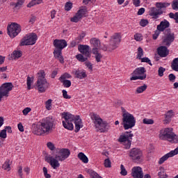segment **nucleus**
Segmentation results:
<instances>
[{"label": "nucleus", "mask_w": 178, "mask_h": 178, "mask_svg": "<svg viewBox=\"0 0 178 178\" xmlns=\"http://www.w3.org/2000/svg\"><path fill=\"white\" fill-rule=\"evenodd\" d=\"M11 55L14 59H19V58H22L23 53L20 50H15Z\"/></svg>", "instance_id": "30"}, {"label": "nucleus", "mask_w": 178, "mask_h": 178, "mask_svg": "<svg viewBox=\"0 0 178 178\" xmlns=\"http://www.w3.org/2000/svg\"><path fill=\"white\" fill-rule=\"evenodd\" d=\"M51 106H52V99H49L46 102V109H47V111H51Z\"/></svg>", "instance_id": "48"}, {"label": "nucleus", "mask_w": 178, "mask_h": 178, "mask_svg": "<svg viewBox=\"0 0 178 178\" xmlns=\"http://www.w3.org/2000/svg\"><path fill=\"white\" fill-rule=\"evenodd\" d=\"M63 97L65 98V99H70L72 98V96L67 95V91L66 90H63Z\"/></svg>", "instance_id": "51"}, {"label": "nucleus", "mask_w": 178, "mask_h": 178, "mask_svg": "<svg viewBox=\"0 0 178 178\" xmlns=\"http://www.w3.org/2000/svg\"><path fill=\"white\" fill-rule=\"evenodd\" d=\"M145 13V8H141L138 10L137 15H138V16H141V15H144Z\"/></svg>", "instance_id": "60"}, {"label": "nucleus", "mask_w": 178, "mask_h": 178, "mask_svg": "<svg viewBox=\"0 0 178 178\" xmlns=\"http://www.w3.org/2000/svg\"><path fill=\"white\" fill-rule=\"evenodd\" d=\"M129 156L136 163L143 162V152L138 148H132L129 151Z\"/></svg>", "instance_id": "15"}, {"label": "nucleus", "mask_w": 178, "mask_h": 178, "mask_svg": "<svg viewBox=\"0 0 178 178\" xmlns=\"http://www.w3.org/2000/svg\"><path fill=\"white\" fill-rule=\"evenodd\" d=\"M168 79L171 81V83H175V80H176V75L174 74H170L168 75Z\"/></svg>", "instance_id": "55"}, {"label": "nucleus", "mask_w": 178, "mask_h": 178, "mask_svg": "<svg viewBox=\"0 0 178 178\" xmlns=\"http://www.w3.org/2000/svg\"><path fill=\"white\" fill-rule=\"evenodd\" d=\"M158 176L160 178H168V175L165 174V172H159Z\"/></svg>", "instance_id": "59"}, {"label": "nucleus", "mask_w": 178, "mask_h": 178, "mask_svg": "<svg viewBox=\"0 0 178 178\" xmlns=\"http://www.w3.org/2000/svg\"><path fill=\"white\" fill-rule=\"evenodd\" d=\"M171 67L175 72H178V57L172 60Z\"/></svg>", "instance_id": "32"}, {"label": "nucleus", "mask_w": 178, "mask_h": 178, "mask_svg": "<svg viewBox=\"0 0 178 178\" xmlns=\"http://www.w3.org/2000/svg\"><path fill=\"white\" fill-rule=\"evenodd\" d=\"M60 81L63 83V87H65V88H69V87L72 86V81H70V80L66 79Z\"/></svg>", "instance_id": "36"}, {"label": "nucleus", "mask_w": 178, "mask_h": 178, "mask_svg": "<svg viewBox=\"0 0 178 178\" xmlns=\"http://www.w3.org/2000/svg\"><path fill=\"white\" fill-rule=\"evenodd\" d=\"M33 81H34V78L27 76L26 84L28 90H31V83H33Z\"/></svg>", "instance_id": "39"}, {"label": "nucleus", "mask_w": 178, "mask_h": 178, "mask_svg": "<svg viewBox=\"0 0 178 178\" xmlns=\"http://www.w3.org/2000/svg\"><path fill=\"white\" fill-rule=\"evenodd\" d=\"M146 72L147 70L144 67L136 68L131 74L133 76L130 78L131 81L133 80H145L147 79Z\"/></svg>", "instance_id": "12"}, {"label": "nucleus", "mask_w": 178, "mask_h": 178, "mask_svg": "<svg viewBox=\"0 0 178 178\" xmlns=\"http://www.w3.org/2000/svg\"><path fill=\"white\" fill-rule=\"evenodd\" d=\"M175 41V33H172V30L170 29H167L164 31V37L162 40L163 45H165V47H169L172 45V42Z\"/></svg>", "instance_id": "16"}, {"label": "nucleus", "mask_w": 178, "mask_h": 178, "mask_svg": "<svg viewBox=\"0 0 178 178\" xmlns=\"http://www.w3.org/2000/svg\"><path fill=\"white\" fill-rule=\"evenodd\" d=\"M40 76L37 81V88L39 92H45L48 87H49V83L45 79V72L44 70H40Z\"/></svg>", "instance_id": "9"}, {"label": "nucleus", "mask_w": 178, "mask_h": 178, "mask_svg": "<svg viewBox=\"0 0 178 178\" xmlns=\"http://www.w3.org/2000/svg\"><path fill=\"white\" fill-rule=\"evenodd\" d=\"M172 8L173 10H177L178 9V0H174L172 3Z\"/></svg>", "instance_id": "52"}, {"label": "nucleus", "mask_w": 178, "mask_h": 178, "mask_svg": "<svg viewBox=\"0 0 178 178\" xmlns=\"http://www.w3.org/2000/svg\"><path fill=\"white\" fill-rule=\"evenodd\" d=\"M22 31V26L20 24L13 22L11 24L7 26V33L9 35L10 38H15Z\"/></svg>", "instance_id": "13"}, {"label": "nucleus", "mask_w": 178, "mask_h": 178, "mask_svg": "<svg viewBox=\"0 0 178 178\" xmlns=\"http://www.w3.org/2000/svg\"><path fill=\"white\" fill-rule=\"evenodd\" d=\"M149 23L148 19H140L139 24L141 27H145L146 26H148Z\"/></svg>", "instance_id": "42"}, {"label": "nucleus", "mask_w": 178, "mask_h": 178, "mask_svg": "<svg viewBox=\"0 0 178 178\" xmlns=\"http://www.w3.org/2000/svg\"><path fill=\"white\" fill-rule=\"evenodd\" d=\"M175 116V112H173V110L168 111L165 114V123H170L172 121V118Z\"/></svg>", "instance_id": "27"}, {"label": "nucleus", "mask_w": 178, "mask_h": 178, "mask_svg": "<svg viewBox=\"0 0 178 178\" xmlns=\"http://www.w3.org/2000/svg\"><path fill=\"white\" fill-rule=\"evenodd\" d=\"M165 72H166V69L165 67H159L158 74L159 77H163V73H165Z\"/></svg>", "instance_id": "43"}, {"label": "nucleus", "mask_w": 178, "mask_h": 178, "mask_svg": "<svg viewBox=\"0 0 178 178\" xmlns=\"http://www.w3.org/2000/svg\"><path fill=\"white\" fill-rule=\"evenodd\" d=\"M170 51L168 49V46H160L157 48V54L160 58H166L169 55Z\"/></svg>", "instance_id": "22"}, {"label": "nucleus", "mask_w": 178, "mask_h": 178, "mask_svg": "<svg viewBox=\"0 0 178 178\" xmlns=\"http://www.w3.org/2000/svg\"><path fill=\"white\" fill-rule=\"evenodd\" d=\"M75 76L76 79H79L80 80H81L87 77V73L86 72V71L76 70L75 71Z\"/></svg>", "instance_id": "28"}, {"label": "nucleus", "mask_w": 178, "mask_h": 178, "mask_svg": "<svg viewBox=\"0 0 178 178\" xmlns=\"http://www.w3.org/2000/svg\"><path fill=\"white\" fill-rule=\"evenodd\" d=\"M70 156V150L69 149L63 148L60 149L56 154H55L56 159L63 162L65 159H67V157Z\"/></svg>", "instance_id": "18"}, {"label": "nucleus", "mask_w": 178, "mask_h": 178, "mask_svg": "<svg viewBox=\"0 0 178 178\" xmlns=\"http://www.w3.org/2000/svg\"><path fill=\"white\" fill-rule=\"evenodd\" d=\"M155 6L156 7H151L149 10V15L152 19H158L159 16L163 15V9L169 8V6H170V3L156 2Z\"/></svg>", "instance_id": "5"}, {"label": "nucleus", "mask_w": 178, "mask_h": 178, "mask_svg": "<svg viewBox=\"0 0 178 178\" xmlns=\"http://www.w3.org/2000/svg\"><path fill=\"white\" fill-rule=\"evenodd\" d=\"M122 41V36L120 33H115L113 36H111L110 39V43L108 45H104L102 49L105 52L108 51V52H112V51H115L116 48H119V44H120Z\"/></svg>", "instance_id": "7"}, {"label": "nucleus", "mask_w": 178, "mask_h": 178, "mask_svg": "<svg viewBox=\"0 0 178 178\" xmlns=\"http://www.w3.org/2000/svg\"><path fill=\"white\" fill-rule=\"evenodd\" d=\"M8 135L6 134V129H3L0 132V138H6Z\"/></svg>", "instance_id": "54"}, {"label": "nucleus", "mask_w": 178, "mask_h": 178, "mask_svg": "<svg viewBox=\"0 0 178 178\" xmlns=\"http://www.w3.org/2000/svg\"><path fill=\"white\" fill-rule=\"evenodd\" d=\"M131 176H133L134 178H144L143 168H141L140 166L132 168Z\"/></svg>", "instance_id": "21"}, {"label": "nucleus", "mask_w": 178, "mask_h": 178, "mask_svg": "<svg viewBox=\"0 0 178 178\" xmlns=\"http://www.w3.org/2000/svg\"><path fill=\"white\" fill-rule=\"evenodd\" d=\"M45 161L47 163H49L50 165L51 166V168H53V169H58V168H59L60 166V163H59V160H58V159L54 158L53 156H48V157H45Z\"/></svg>", "instance_id": "20"}, {"label": "nucleus", "mask_w": 178, "mask_h": 178, "mask_svg": "<svg viewBox=\"0 0 178 178\" xmlns=\"http://www.w3.org/2000/svg\"><path fill=\"white\" fill-rule=\"evenodd\" d=\"M159 138L163 141H169L172 144H177L178 143V135L173 132V128L161 129L159 134Z\"/></svg>", "instance_id": "4"}, {"label": "nucleus", "mask_w": 178, "mask_h": 178, "mask_svg": "<svg viewBox=\"0 0 178 178\" xmlns=\"http://www.w3.org/2000/svg\"><path fill=\"white\" fill-rule=\"evenodd\" d=\"M78 50L81 54H77L75 58L79 62H87L88 58H91V49L87 44H79Z\"/></svg>", "instance_id": "6"}, {"label": "nucleus", "mask_w": 178, "mask_h": 178, "mask_svg": "<svg viewBox=\"0 0 178 178\" xmlns=\"http://www.w3.org/2000/svg\"><path fill=\"white\" fill-rule=\"evenodd\" d=\"M147 87V84H143V86L138 87L136 90V94H141V92H144Z\"/></svg>", "instance_id": "33"}, {"label": "nucleus", "mask_w": 178, "mask_h": 178, "mask_svg": "<svg viewBox=\"0 0 178 178\" xmlns=\"http://www.w3.org/2000/svg\"><path fill=\"white\" fill-rule=\"evenodd\" d=\"M93 123L95 124V127L96 129H99L101 133H106L109 130V127H111L109 123H108L106 121L102 120L101 117H99L97 119L95 120Z\"/></svg>", "instance_id": "14"}, {"label": "nucleus", "mask_w": 178, "mask_h": 178, "mask_svg": "<svg viewBox=\"0 0 178 178\" xmlns=\"http://www.w3.org/2000/svg\"><path fill=\"white\" fill-rule=\"evenodd\" d=\"M38 40V36L34 33L26 34L23 38L21 39L19 45L24 47L26 45H34Z\"/></svg>", "instance_id": "11"}, {"label": "nucleus", "mask_w": 178, "mask_h": 178, "mask_svg": "<svg viewBox=\"0 0 178 178\" xmlns=\"http://www.w3.org/2000/svg\"><path fill=\"white\" fill-rule=\"evenodd\" d=\"M168 27H170V23L168 20L164 19L160 22V24L157 25L156 29L159 31H165Z\"/></svg>", "instance_id": "23"}, {"label": "nucleus", "mask_w": 178, "mask_h": 178, "mask_svg": "<svg viewBox=\"0 0 178 178\" xmlns=\"http://www.w3.org/2000/svg\"><path fill=\"white\" fill-rule=\"evenodd\" d=\"M29 112H31V108L29 107H26L22 111V113L24 115H28Z\"/></svg>", "instance_id": "58"}, {"label": "nucleus", "mask_w": 178, "mask_h": 178, "mask_svg": "<svg viewBox=\"0 0 178 178\" xmlns=\"http://www.w3.org/2000/svg\"><path fill=\"white\" fill-rule=\"evenodd\" d=\"M90 119L92 120V122H94L95 120H96V119L99 118V115L92 112L90 113Z\"/></svg>", "instance_id": "47"}, {"label": "nucleus", "mask_w": 178, "mask_h": 178, "mask_svg": "<svg viewBox=\"0 0 178 178\" xmlns=\"http://www.w3.org/2000/svg\"><path fill=\"white\" fill-rule=\"evenodd\" d=\"M104 165L105 168H111L112 162H111V160L109 159H106L104 160Z\"/></svg>", "instance_id": "46"}, {"label": "nucleus", "mask_w": 178, "mask_h": 178, "mask_svg": "<svg viewBox=\"0 0 178 178\" xmlns=\"http://www.w3.org/2000/svg\"><path fill=\"white\" fill-rule=\"evenodd\" d=\"M88 12V10H87V8L86 6H81L77 11L76 14L79 17L83 19V17H86V15H87Z\"/></svg>", "instance_id": "26"}, {"label": "nucleus", "mask_w": 178, "mask_h": 178, "mask_svg": "<svg viewBox=\"0 0 178 178\" xmlns=\"http://www.w3.org/2000/svg\"><path fill=\"white\" fill-rule=\"evenodd\" d=\"M159 34H161V31L159 30L155 31L154 34H153L152 35L153 40H156L158 37H159Z\"/></svg>", "instance_id": "56"}, {"label": "nucleus", "mask_w": 178, "mask_h": 178, "mask_svg": "<svg viewBox=\"0 0 178 178\" xmlns=\"http://www.w3.org/2000/svg\"><path fill=\"white\" fill-rule=\"evenodd\" d=\"M10 162V160H7L5 161V163L3 164L2 168L4 170H10V164L9 163Z\"/></svg>", "instance_id": "35"}, {"label": "nucleus", "mask_w": 178, "mask_h": 178, "mask_svg": "<svg viewBox=\"0 0 178 178\" xmlns=\"http://www.w3.org/2000/svg\"><path fill=\"white\" fill-rule=\"evenodd\" d=\"M78 158L83 163H88V157H87L84 153L80 152L78 154Z\"/></svg>", "instance_id": "29"}, {"label": "nucleus", "mask_w": 178, "mask_h": 178, "mask_svg": "<svg viewBox=\"0 0 178 178\" xmlns=\"http://www.w3.org/2000/svg\"><path fill=\"white\" fill-rule=\"evenodd\" d=\"M4 130H6V132L7 131L10 134H12L13 131H12V127L8 126V127H5Z\"/></svg>", "instance_id": "62"}, {"label": "nucleus", "mask_w": 178, "mask_h": 178, "mask_svg": "<svg viewBox=\"0 0 178 178\" xmlns=\"http://www.w3.org/2000/svg\"><path fill=\"white\" fill-rule=\"evenodd\" d=\"M121 124L123 126L124 130L133 129L136 126V118L130 113H125L122 114V122Z\"/></svg>", "instance_id": "8"}, {"label": "nucleus", "mask_w": 178, "mask_h": 178, "mask_svg": "<svg viewBox=\"0 0 178 178\" xmlns=\"http://www.w3.org/2000/svg\"><path fill=\"white\" fill-rule=\"evenodd\" d=\"M47 145V147L49 148L51 151H54V149H55V145L51 142H48Z\"/></svg>", "instance_id": "57"}, {"label": "nucleus", "mask_w": 178, "mask_h": 178, "mask_svg": "<svg viewBox=\"0 0 178 178\" xmlns=\"http://www.w3.org/2000/svg\"><path fill=\"white\" fill-rule=\"evenodd\" d=\"M178 154V147L175 149V150L170 151L169 153L165 154L161 158H160L159 161V165H162L165 161H168L169 158H172V156H175V155Z\"/></svg>", "instance_id": "19"}, {"label": "nucleus", "mask_w": 178, "mask_h": 178, "mask_svg": "<svg viewBox=\"0 0 178 178\" xmlns=\"http://www.w3.org/2000/svg\"><path fill=\"white\" fill-rule=\"evenodd\" d=\"M81 19L82 18L80 17L79 15H77V13H76L75 15L70 19V22H72V23H79V22H80Z\"/></svg>", "instance_id": "38"}, {"label": "nucleus", "mask_w": 178, "mask_h": 178, "mask_svg": "<svg viewBox=\"0 0 178 178\" xmlns=\"http://www.w3.org/2000/svg\"><path fill=\"white\" fill-rule=\"evenodd\" d=\"M63 118L65 119V121H63V126L64 129L67 130H73L74 127L73 126V122L75 124V130L76 133H79L80 129L83 127V120L80 118V115H76L69 113H63Z\"/></svg>", "instance_id": "2"}, {"label": "nucleus", "mask_w": 178, "mask_h": 178, "mask_svg": "<svg viewBox=\"0 0 178 178\" xmlns=\"http://www.w3.org/2000/svg\"><path fill=\"white\" fill-rule=\"evenodd\" d=\"M53 45L54 47L53 52L54 58L58 59L60 63H65V59L62 56V50L67 47V42L65 39H56L53 42Z\"/></svg>", "instance_id": "3"}, {"label": "nucleus", "mask_w": 178, "mask_h": 178, "mask_svg": "<svg viewBox=\"0 0 178 178\" xmlns=\"http://www.w3.org/2000/svg\"><path fill=\"white\" fill-rule=\"evenodd\" d=\"M144 124H154V120L145 118L143 119Z\"/></svg>", "instance_id": "50"}, {"label": "nucleus", "mask_w": 178, "mask_h": 178, "mask_svg": "<svg viewBox=\"0 0 178 178\" xmlns=\"http://www.w3.org/2000/svg\"><path fill=\"white\" fill-rule=\"evenodd\" d=\"M42 2V0H32L27 4V8H31L34 6V5H40Z\"/></svg>", "instance_id": "34"}, {"label": "nucleus", "mask_w": 178, "mask_h": 178, "mask_svg": "<svg viewBox=\"0 0 178 178\" xmlns=\"http://www.w3.org/2000/svg\"><path fill=\"white\" fill-rule=\"evenodd\" d=\"M85 65L89 70H90V72H92V63H91V62L87 60L85 61Z\"/></svg>", "instance_id": "53"}, {"label": "nucleus", "mask_w": 178, "mask_h": 178, "mask_svg": "<svg viewBox=\"0 0 178 178\" xmlns=\"http://www.w3.org/2000/svg\"><path fill=\"white\" fill-rule=\"evenodd\" d=\"M66 79H72V75L67 72H65L59 77L58 80L63 81L67 80Z\"/></svg>", "instance_id": "37"}, {"label": "nucleus", "mask_w": 178, "mask_h": 178, "mask_svg": "<svg viewBox=\"0 0 178 178\" xmlns=\"http://www.w3.org/2000/svg\"><path fill=\"white\" fill-rule=\"evenodd\" d=\"M72 8H73V3L70 1H68L65 5V10H67L69 12V10H72Z\"/></svg>", "instance_id": "41"}, {"label": "nucleus", "mask_w": 178, "mask_h": 178, "mask_svg": "<svg viewBox=\"0 0 178 178\" xmlns=\"http://www.w3.org/2000/svg\"><path fill=\"white\" fill-rule=\"evenodd\" d=\"M143 56H144V51L143 50V48L138 47V54H137L138 58L141 59V58H143Z\"/></svg>", "instance_id": "44"}, {"label": "nucleus", "mask_w": 178, "mask_h": 178, "mask_svg": "<svg viewBox=\"0 0 178 178\" xmlns=\"http://www.w3.org/2000/svg\"><path fill=\"white\" fill-rule=\"evenodd\" d=\"M25 0H17L16 6H19V8H22L23 6V3H24Z\"/></svg>", "instance_id": "61"}, {"label": "nucleus", "mask_w": 178, "mask_h": 178, "mask_svg": "<svg viewBox=\"0 0 178 178\" xmlns=\"http://www.w3.org/2000/svg\"><path fill=\"white\" fill-rule=\"evenodd\" d=\"M56 123L55 118L52 117H47L40 121V125H36L33 128V131L37 136H42V134H51L55 130Z\"/></svg>", "instance_id": "1"}, {"label": "nucleus", "mask_w": 178, "mask_h": 178, "mask_svg": "<svg viewBox=\"0 0 178 178\" xmlns=\"http://www.w3.org/2000/svg\"><path fill=\"white\" fill-rule=\"evenodd\" d=\"M92 54L95 56L96 62H101V59H102V54L99 53V50L98 49H92Z\"/></svg>", "instance_id": "25"}, {"label": "nucleus", "mask_w": 178, "mask_h": 178, "mask_svg": "<svg viewBox=\"0 0 178 178\" xmlns=\"http://www.w3.org/2000/svg\"><path fill=\"white\" fill-rule=\"evenodd\" d=\"M37 19V17L32 15L31 19H29V23H31V24H34V22H35Z\"/></svg>", "instance_id": "64"}, {"label": "nucleus", "mask_w": 178, "mask_h": 178, "mask_svg": "<svg viewBox=\"0 0 178 178\" xmlns=\"http://www.w3.org/2000/svg\"><path fill=\"white\" fill-rule=\"evenodd\" d=\"M134 40H136V41H143V35L141 33L135 34Z\"/></svg>", "instance_id": "49"}, {"label": "nucleus", "mask_w": 178, "mask_h": 178, "mask_svg": "<svg viewBox=\"0 0 178 178\" xmlns=\"http://www.w3.org/2000/svg\"><path fill=\"white\" fill-rule=\"evenodd\" d=\"M120 170L121 176H127V170H126V168H124V165H123V164H121L120 165Z\"/></svg>", "instance_id": "40"}, {"label": "nucleus", "mask_w": 178, "mask_h": 178, "mask_svg": "<svg viewBox=\"0 0 178 178\" xmlns=\"http://www.w3.org/2000/svg\"><path fill=\"white\" fill-rule=\"evenodd\" d=\"M87 173L90 174V178H102L99 175H98V173L91 169H88L87 170Z\"/></svg>", "instance_id": "31"}, {"label": "nucleus", "mask_w": 178, "mask_h": 178, "mask_svg": "<svg viewBox=\"0 0 178 178\" xmlns=\"http://www.w3.org/2000/svg\"><path fill=\"white\" fill-rule=\"evenodd\" d=\"M140 60L142 63H148V65H149L150 66H152V63H151V60L148 58V57L141 58Z\"/></svg>", "instance_id": "45"}, {"label": "nucleus", "mask_w": 178, "mask_h": 178, "mask_svg": "<svg viewBox=\"0 0 178 178\" xmlns=\"http://www.w3.org/2000/svg\"><path fill=\"white\" fill-rule=\"evenodd\" d=\"M17 127L21 132L24 131V127H23V124H22V122H19L18 124Z\"/></svg>", "instance_id": "63"}, {"label": "nucleus", "mask_w": 178, "mask_h": 178, "mask_svg": "<svg viewBox=\"0 0 178 178\" xmlns=\"http://www.w3.org/2000/svg\"><path fill=\"white\" fill-rule=\"evenodd\" d=\"M91 45L93 47L92 49H98L101 47V40L97 38H92L90 40Z\"/></svg>", "instance_id": "24"}, {"label": "nucleus", "mask_w": 178, "mask_h": 178, "mask_svg": "<svg viewBox=\"0 0 178 178\" xmlns=\"http://www.w3.org/2000/svg\"><path fill=\"white\" fill-rule=\"evenodd\" d=\"M133 137H134V134H131V131H125L120 136L118 141V143H123L125 149H130V147H131V140H133Z\"/></svg>", "instance_id": "10"}, {"label": "nucleus", "mask_w": 178, "mask_h": 178, "mask_svg": "<svg viewBox=\"0 0 178 178\" xmlns=\"http://www.w3.org/2000/svg\"><path fill=\"white\" fill-rule=\"evenodd\" d=\"M13 84L10 82L3 83L0 86V102L3 97H9V91H12Z\"/></svg>", "instance_id": "17"}]
</instances>
